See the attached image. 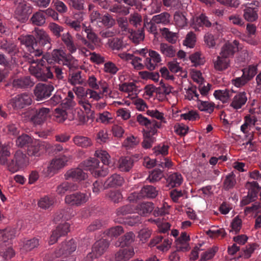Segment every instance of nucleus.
I'll return each instance as SVG.
<instances>
[{"instance_id": "obj_23", "label": "nucleus", "mask_w": 261, "mask_h": 261, "mask_svg": "<svg viewBox=\"0 0 261 261\" xmlns=\"http://www.w3.org/2000/svg\"><path fill=\"white\" fill-rule=\"evenodd\" d=\"M247 100V97L245 92H238L233 96L230 106L234 109H240L246 104Z\"/></svg>"}, {"instance_id": "obj_61", "label": "nucleus", "mask_w": 261, "mask_h": 261, "mask_svg": "<svg viewBox=\"0 0 261 261\" xmlns=\"http://www.w3.org/2000/svg\"><path fill=\"white\" fill-rule=\"evenodd\" d=\"M108 44L109 46L113 50H119L123 46L122 41L118 38L109 39Z\"/></svg>"}, {"instance_id": "obj_49", "label": "nucleus", "mask_w": 261, "mask_h": 261, "mask_svg": "<svg viewBox=\"0 0 261 261\" xmlns=\"http://www.w3.org/2000/svg\"><path fill=\"white\" fill-rule=\"evenodd\" d=\"M82 71H77L70 75L69 80L72 85H82L84 79L81 76Z\"/></svg>"}, {"instance_id": "obj_17", "label": "nucleus", "mask_w": 261, "mask_h": 261, "mask_svg": "<svg viewBox=\"0 0 261 261\" xmlns=\"http://www.w3.org/2000/svg\"><path fill=\"white\" fill-rule=\"evenodd\" d=\"M172 243V240L168 238H164L161 236H158L151 240L149 246L152 247L156 246V248L162 251H166L169 249Z\"/></svg>"}, {"instance_id": "obj_37", "label": "nucleus", "mask_w": 261, "mask_h": 261, "mask_svg": "<svg viewBox=\"0 0 261 261\" xmlns=\"http://www.w3.org/2000/svg\"><path fill=\"white\" fill-rule=\"evenodd\" d=\"M74 143L80 147L87 148L92 145V142L90 138L82 136H76L73 139Z\"/></svg>"}, {"instance_id": "obj_45", "label": "nucleus", "mask_w": 261, "mask_h": 261, "mask_svg": "<svg viewBox=\"0 0 261 261\" xmlns=\"http://www.w3.org/2000/svg\"><path fill=\"white\" fill-rule=\"evenodd\" d=\"M164 176L163 171L159 169H154L149 174L148 179L150 182L154 183L160 180Z\"/></svg>"}, {"instance_id": "obj_62", "label": "nucleus", "mask_w": 261, "mask_h": 261, "mask_svg": "<svg viewBox=\"0 0 261 261\" xmlns=\"http://www.w3.org/2000/svg\"><path fill=\"white\" fill-rule=\"evenodd\" d=\"M106 196L115 203H118L122 198V194L119 190L110 191Z\"/></svg>"}, {"instance_id": "obj_16", "label": "nucleus", "mask_w": 261, "mask_h": 261, "mask_svg": "<svg viewBox=\"0 0 261 261\" xmlns=\"http://www.w3.org/2000/svg\"><path fill=\"white\" fill-rule=\"evenodd\" d=\"M239 42L234 40L232 42L226 43L221 48L220 55L222 57L229 59L233 57L234 53L239 50Z\"/></svg>"}, {"instance_id": "obj_6", "label": "nucleus", "mask_w": 261, "mask_h": 261, "mask_svg": "<svg viewBox=\"0 0 261 261\" xmlns=\"http://www.w3.org/2000/svg\"><path fill=\"white\" fill-rule=\"evenodd\" d=\"M29 163V159L26 154L21 150L16 151L14 157L8 163V169L14 173L26 167Z\"/></svg>"}, {"instance_id": "obj_3", "label": "nucleus", "mask_w": 261, "mask_h": 261, "mask_svg": "<svg viewBox=\"0 0 261 261\" xmlns=\"http://www.w3.org/2000/svg\"><path fill=\"white\" fill-rule=\"evenodd\" d=\"M22 45L25 46L26 49L29 52L24 55V57L31 64V65L37 63L39 60L34 59V57H40L42 55L41 49H38L37 48V42L36 38L31 35L21 36L18 38Z\"/></svg>"}, {"instance_id": "obj_24", "label": "nucleus", "mask_w": 261, "mask_h": 261, "mask_svg": "<svg viewBox=\"0 0 261 261\" xmlns=\"http://www.w3.org/2000/svg\"><path fill=\"white\" fill-rule=\"evenodd\" d=\"M64 176L66 180L72 178L76 181H81L87 178V174L81 168H75L67 171Z\"/></svg>"}, {"instance_id": "obj_46", "label": "nucleus", "mask_w": 261, "mask_h": 261, "mask_svg": "<svg viewBox=\"0 0 261 261\" xmlns=\"http://www.w3.org/2000/svg\"><path fill=\"white\" fill-rule=\"evenodd\" d=\"M54 202V199L53 197L45 196L40 198L38 205L40 208L46 210L53 206Z\"/></svg>"}, {"instance_id": "obj_48", "label": "nucleus", "mask_w": 261, "mask_h": 261, "mask_svg": "<svg viewBox=\"0 0 261 261\" xmlns=\"http://www.w3.org/2000/svg\"><path fill=\"white\" fill-rule=\"evenodd\" d=\"M174 20L176 25L180 28H182L187 24V19L183 13L176 12L174 15Z\"/></svg>"}, {"instance_id": "obj_14", "label": "nucleus", "mask_w": 261, "mask_h": 261, "mask_svg": "<svg viewBox=\"0 0 261 261\" xmlns=\"http://www.w3.org/2000/svg\"><path fill=\"white\" fill-rule=\"evenodd\" d=\"M109 246V242L106 239H102L96 241L93 245L92 252L87 255L88 258L93 259L100 256Z\"/></svg>"}, {"instance_id": "obj_33", "label": "nucleus", "mask_w": 261, "mask_h": 261, "mask_svg": "<svg viewBox=\"0 0 261 261\" xmlns=\"http://www.w3.org/2000/svg\"><path fill=\"white\" fill-rule=\"evenodd\" d=\"M61 39L70 54L76 51V47L73 42L72 37L69 33H63L61 36Z\"/></svg>"}, {"instance_id": "obj_63", "label": "nucleus", "mask_w": 261, "mask_h": 261, "mask_svg": "<svg viewBox=\"0 0 261 261\" xmlns=\"http://www.w3.org/2000/svg\"><path fill=\"white\" fill-rule=\"evenodd\" d=\"M139 143V139L132 136L127 137L123 142V145L127 149L135 147Z\"/></svg>"}, {"instance_id": "obj_54", "label": "nucleus", "mask_w": 261, "mask_h": 261, "mask_svg": "<svg viewBox=\"0 0 261 261\" xmlns=\"http://www.w3.org/2000/svg\"><path fill=\"white\" fill-rule=\"evenodd\" d=\"M218 248L213 247L203 252L201 255V258L199 261H207L213 258L216 253L218 251Z\"/></svg>"}, {"instance_id": "obj_1", "label": "nucleus", "mask_w": 261, "mask_h": 261, "mask_svg": "<svg viewBox=\"0 0 261 261\" xmlns=\"http://www.w3.org/2000/svg\"><path fill=\"white\" fill-rule=\"evenodd\" d=\"M94 158H90L83 163V167L85 170L90 171L96 177H105L109 170L107 167L100 165L98 159L101 160L102 164L110 166L111 164L110 155L105 150H97L95 151Z\"/></svg>"}, {"instance_id": "obj_42", "label": "nucleus", "mask_w": 261, "mask_h": 261, "mask_svg": "<svg viewBox=\"0 0 261 261\" xmlns=\"http://www.w3.org/2000/svg\"><path fill=\"white\" fill-rule=\"evenodd\" d=\"M163 36L166 40L169 43L174 44L175 43L177 39V34L170 31L168 28H164L161 30Z\"/></svg>"}, {"instance_id": "obj_15", "label": "nucleus", "mask_w": 261, "mask_h": 261, "mask_svg": "<svg viewBox=\"0 0 261 261\" xmlns=\"http://www.w3.org/2000/svg\"><path fill=\"white\" fill-rule=\"evenodd\" d=\"M90 194L76 192L67 195L65 198V202L70 205L80 206L86 203L89 199Z\"/></svg>"}, {"instance_id": "obj_28", "label": "nucleus", "mask_w": 261, "mask_h": 261, "mask_svg": "<svg viewBox=\"0 0 261 261\" xmlns=\"http://www.w3.org/2000/svg\"><path fill=\"white\" fill-rule=\"evenodd\" d=\"M79 186L77 184L65 181L61 183L57 187L56 192L59 195H63L66 192L74 191L78 189Z\"/></svg>"}, {"instance_id": "obj_57", "label": "nucleus", "mask_w": 261, "mask_h": 261, "mask_svg": "<svg viewBox=\"0 0 261 261\" xmlns=\"http://www.w3.org/2000/svg\"><path fill=\"white\" fill-rule=\"evenodd\" d=\"M39 245V240L37 238H33L26 241L23 244V248L27 251H31Z\"/></svg>"}, {"instance_id": "obj_39", "label": "nucleus", "mask_w": 261, "mask_h": 261, "mask_svg": "<svg viewBox=\"0 0 261 261\" xmlns=\"http://www.w3.org/2000/svg\"><path fill=\"white\" fill-rule=\"evenodd\" d=\"M232 94L233 92L229 90H218L215 91L214 95L216 98L219 99L223 102H225L232 96Z\"/></svg>"}, {"instance_id": "obj_44", "label": "nucleus", "mask_w": 261, "mask_h": 261, "mask_svg": "<svg viewBox=\"0 0 261 261\" xmlns=\"http://www.w3.org/2000/svg\"><path fill=\"white\" fill-rule=\"evenodd\" d=\"M161 126V122L153 120L150 121L148 125L146 127L147 130L144 132V133L154 136V135L156 134L158 132V128H160Z\"/></svg>"}, {"instance_id": "obj_51", "label": "nucleus", "mask_w": 261, "mask_h": 261, "mask_svg": "<svg viewBox=\"0 0 261 261\" xmlns=\"http://www.w3.org/2000/svg\"><path fill=\"white\" fill-rule=\"evenodd\" d=\"M199 103L198 104V109L201 111H204L208 113H212L215 108L214 103L206 101L199 100Z\"/></svg>"}, {"instance_id": "obj_19", "label": "nucleus", "mask_w": 261, "mask_h": 261, "mask_svg": "<svg viewBox=\"0 0 261 261\" xmlns=\"http://www.w3.org/2000/svg\"><path fill=\"white\" fill-rule=\"evenodd\" d=\"M69 227L70 225L68 223L58 225L56 229L53 231L48 243L50 245H53L57 241L59 238L65 236L69 231Z\"/></svg>"}, {"instance_id": "obj_8", "label": "nucleus", "mask_w": 261, "mask_h": 261, "mask_svg": "<svg viewBox=\"0 0 261 261\" xmlns=\"http://www.w3.org/2000/svg\"><path fill=\"white\" fill-rule=\"evenodd\" d=\"M76 248V245L73 239L70 240L66 243H62L61 246L55 251L54 255L47 254L45 255L44 261L52 260L55 257H59L62 255L67 256V255L70 254L74 252Z\"/></svg>"}, {"instance_id": "obj_58", "label": "nucleus", "mask_w": 261, "mask_h": 261, "mask_svg": "<svg viewBox=\"0 0 261 261\" xmlns=\"http://www.w3.org/2000/svg\"><path fill=\"white\" fill-rule=\"evenodd\" d=\"M129 22L136 28L141 27L142 22L141 15L138 13L132 14L129 18Z\"/></svg>"}, {"instance_id": "obj_40", "label": "nucleus", "mask_w": 261, "mask_h": 261, "mask_svg": "<svg viewBox=\"0 0 261 261\" xmlns=\"http://www.w3.org/2000/svg\"><path fill=\"white\" fill-rule=\"evenodd\" d=\"M170 14L167 12H163L160 14L154 15L152 21L157 24L162 23L167 25L170 23Z\"/></svg>"}, {"instance_id": "obj_26", "label": "nucleus", "mask_w": 261, "mask_h": 261, "mask_svg": "<svg viewBox=\"0 0 261 261\" xmlns=\"http://www.w3.org/2000/svg\"><path fill=\"white\" fill-rule=\"evenodd\" d=\"M137 197H143L153 198L158 195V191L156 188L152 186H144L138 194L134 193Z\"/></svg>"}, {"instance_id": "obj_34", "label": "nucleus", "mask_w": 261, "mask_h": 261, "mask_svg": "<svg viewBox=\"0 0 261 261\" xmlns=\"http://www.w3.org/2000/svg\"><path fill=\"white\" fill-rule=\"evenodd\" d=\"M33 139L29 135L23 134L17 137L16 140V145L19 147L28 146L33 143Z\"/></svg>"}, {"instance_id": "obj_50", "label": "nucleus", "mask_w": 261, "mask_h": 261, "mask_svg": "<svg viewBox=\"0 0 261 261\" xmlns=\"http://www.w3.org/2000/svg\"><path fill=\"white\" fill-rule=\"evenodd\" d=\"M156 141V138L154 136L147 135L145 133L143 134V141L142 142V146L145 149H149L152 147L153 143Z\"/></svg>"}, {"instance_id": "obj_41", "label": "nucleus", "mask_w": 261, "mask_h": 261, "mask_svg": "<svg viewBox=\"0 0 261 261\" xmlns=\"http://www.w3.org/2000/svg\"><path fill=\"white\" fill-rule=\"evenodd\" d=\"M41 147L39 142L33 141L28 147V154L29 156H39L41 154Z\"/></svg>"}, {"instance_id": "obj_30", "label": "nucleus", "mask_w": 261, "mask_h": 261, "mask_svg": "<svg viewBox=\"0 0 261 261\" xmlns=\"http://www.w3.org/2000/svg\"><path fill=\"white\" fill-rule=\"evenodd\" d=\"M159 50L165 57L173 58L176 54V48L166 43H161L160 44Z\"/></svg>"}, {"instance_id": "obj_18", "label": "nucleus", "mask_w": 261, "mask_h": 261, "mask_svg": "<svg viewBox=\"0 0 261 261\" xmlns=\"http://www.w3.org/2000/svg\"><path fill=\"white\" fill-rule=\"evenodd\" d=\"M69 159V155H63L53 159L48 166V171L50 173H55L58 170L66 166Z\"/></svg>"}, {"instance_id": "obj_60", "label": "nucleus", "mask_w": 261, "mask_h": 261, "mask_svg": "<svg viewBox=\"0 0 261 261\" xmlns=\"http://www.w3.org/2000/svg\"><path fill=\"white\" fill-rule=\"evenodd\" d=\"M257 247L258 245L255 243L248 244L246 246L245 249L243 250L242 256L244 258H249Z\"/></svg>"}, {"instance_id": "obj_2", "label": "nucleus", "mask_w": 261, "mask_h": 261, "mask_svg": "<svg viewBox=\"0 0 261 261\" xmlns=\"http://www.w3.org/2000/svg\"><path fill=\"white\" fill-rule=\"evenodd\" d=\"M29 71L39 81H46L48 79H53L54 73L58 80H62L64 77L62 69L59 65L55 64L44 66L41 60H39L35 65H30Z\"/></svg>"}, {"instance_id": "obj_59", "label": "nucleus", "mask_w": 261, "mask_h": 261, "mask_svg": "<svg viewBox=\"0 0 261 261\" xmlns=\"http://www.w3.org/2000/svg\"><path fill=\"white\" fill-rule=\"evenodd\" d=\"M98 119L101 123L106 124L112 123L114 121L112 114L108 111L99 113Z\"/></svg>"}, {"instance_id": "obj_31", "label": "nucleus", "mask_w": 261, "mask_h": 261, "mask_svg": "<svg viewBox=\"0 0 261 261\" xmlns=\"http://www.w3.org/2000/svg\"><path fill=\"white\" fill-rule=\"evenodd\" d=\"M0 48L11 56L15 55L18 51V48L15 44L8 42L4 39L0 38Z\"/></svg>"}, {"instance_id": "obj_52", "label": "nucleus", "mask_w": 261, "mask_h": 261, "mask_svg": "<svg viewBox=\"0 0 261 261\" xmlns=\"http://www.w3.org/2000/svg\"><path fill=\"white\" fill-rule=\"evenodd\" d=\"M132 213H135V206L131 204L121 206L117 210V215L119 216Z\"/></svg>"}, {"instance_id": "obj_21", "label": "nucleus", "mask_w": 261, "mask_h": 261, "mask_svg": "<svg viewBox=\"0 0 261 261\" xmlns=\"http://www.w3.org/2000/svg\"><path fill=\"white\" fill-rule=\"evenodd\" d=\"M124 182L123 178L118 174H113L109 177L103 185V189L121 186Z\"/></svg>"}, {"instance_id": "obj_64", "label": "nucleus", "mask_w": 261, "mask_h": 261, "mask_svg": "<svg viewBox=\"0 0 261 261\" xmlns=\"http://www.w3.org/2000/svg\"><path fill=\"white\" fill-rule=\"evenodd\" d=\"M118 70L119 68L112 62L109 61L104 64L103 71L106 73L114 75Z\"/></svg>"}, {"instance_id": "obj_29", "label": "nucleus", "mask_w": 261, "mask_h": 261, "mask_svg": "<svg viewBox=\"0 0 261 261\" xmlns=\"http://www.w3.org/2000/svg\"><path fill=\"white\" fill-rule=\"evenodd\" d=\"M135 236L132 232H128L120 238L115 243L117 247L128 246L134 241Z\"/></svg>"}, {"instance_id": "obj_32", "label": "nucleus", "mask_w": 261, "mask_h": 261, "mask_svg": "<svg viewBox=\"0 0 261 261\" xmlns=\"http://www.w3.org/2000/svg\"><path fill=\"white\" fill-rule=\"evenodd\" d=\"M134 255V249L132 248L120 249L115 254L117 261H126Z\"/></svg>"}, {"instance_id": "obj_25", "label": "nucleus", "mask_w": 261, "mask_h": 261, "mask_svg": "<svg viewBox=\"0 0 261 261\" xmlns=\"http://www.w3.org/2000/svg\"><path fill=\"white\" fill-rule=\"evenodd\" d=\"M154 204L152 202H142L135 206V213L140 216H147L154 209Z\"/></svg>"}, {"instance_id": "obj_53", "label": "nucleus", "mask_w": 261, "mask_h": 261, "mask_svg": "<svg viewBox=\"0 0 261 261\" xmlns=\"http://www.w3.org/2000/svg\"><path fill=\"white\" fill-rule=\"evenodd\" d=\"M10 155V152L8 147L6 146H2L0 150V164H7L8 166V163H9L8 158Z\"/></svg>"}, {"instance_id": "obj_4", "label": "nucleus", "mask_w": 261, "mask_h": 261, "mask_svg": "<svg viewBox=\"0 0 261 261\" xmlns=\"http://www.w3.org/2000/svg\"><path fill=\"white\" fill-rule=\"evenodd\" d=\"M48 65L62 64L69 68L73 66L75 59L70 54H66L62 49H54L51 54L44 56Z\"/></svg>"}, {"instance_id": "obj_36", "label": "nucleus", "mask_w": 261, "mask_h": 261, "mask_svg": "<svg viewBox=\"0 0 261 261\" xmlns=\"http://www.w3.org/2000/svg\"><path fill=\"white\" fill-rule=\"evenodd\" d=\"M229 64V59L220 56H218L217 60L214 62V68L218 71H223L226 69Z\"/></svg>"}, {"instance_id": "obj_11", "label": "nucleus", "mask_w": 261, "mask_h": 261, "mask_svg": "<svg viewBox=\"0 0 261 261\" xmlns=\"http://www.w3.org/2000/svg\"><path fill=\"white\" fill-rule=\"evenodd\" d=\"M259 2L256 1L251 3H247L242 5L245 8L243 10V17L244 19L249 22H253L258 19L257 12Z\"/></svg>"}, {"instance_id": "obj_56", "label": "nucleus", "mask_w": 261, "mask_h": 261, "mask_svg": "<svg viewBox=\"0 0 261 261\" xmlns=\"http://www.w3.org/2000/svg\"><path fill=\"white\" fill-rule=\"evenodd\" d=\"M79 105L84 110L86 114H90V117H93V111L91 110V106L88 100L85 97L79 100Z\"/></svg>"}, {"instance_id": "obj_38", "label": "nucleus", "mask_w": 261, "mask_h": 261, "mask_svg": "<svg viewBox=\"0 0 261 261\" xmlns=\"http://www.w3.org/2000/svg\"><path fill=\"white\" fill-rule=\"evenodd\" d=\"M236 184V175L231 173L226 176L223 183V188L226 191H228L233 188Z\"/></svg>"}, {"instance_id": "obj_27", "label": "nucleus", "mask_w": 261, "mask_h": 261, "mask_svg": "<svg viewBox=\"0 0 261 261\" xmlns=\"http://www.w3.org/2000/svg\"><path fill=\"white\" fill-rule=\"evenodd\" d=\"M182 181V176L180 173L178 172L170 174L166 179L167 187L171 188L180 186Z\"/></svg>"}, {"instance_id": "obj_47", "label": "nucleus", "mask_w": 261, "mask_h": 261, "mask_svg": "<svg viewBox=\"0 0 261 261\" xmlns=\"http://www.w3.org/2000/svg\"><path fill=\"white\" fill-rule=\"evenodd\" d=\"M32 23L36 25H42L45 22V14L43 11L35 13L31 19Z\"/></svg>"}, {"instance_id": "obj_7", "label": "nucleus", "mask_w": 261, "mask_h": 261, "mask_svg": "<svg viewBox=\"0 0 261 261\" xmlns=\"http://www.w3.org/2000/svg\"><path fill=\"white\" fill-rule=\"evenodd\" d=\"M74 95L73 93L69 91L67 95L64 99H62L61 106L63 109H70L73 108L75 102L74 101ZM56 117L60 122H63L67 119V113L65 110L57 108L56 109Z\"/></svg>"}, {"instance_id": "obj_12", "label": "nucleus", "mask_w": 261, "mask_h": 261, "mask_svg": "<svg viewBox=\"0 0 261 261\" xmlns=\"http://www.w3.org/2000/svg\"><path fill=\"white\" fill-rule=\"evenodd\" d=\"M36 41L37 42V48L41 49L42 54L50 49L51 47V39L48 34L43 30L36 31Z\"/></svg>"}, {"instance_id": "obj_43", "label": "nucleus", "mask_w": 261, "mask_h": 261, "mask_svg": "<svg viewBox=\"0 0 261 261\" xmlns=\"http://www.w3.org/2000/svg\"><path fill=\"white\" fill-rule=\"evenodd\" d=\"M124 232L123 228L121 226H116L111 227L105 231V236L113 239L120 236Z\"/></svg>"}, {"instance_id": "obj_13", "label": "nucleus", "mask_w": 261, "mask_h": 261, "mask_svg": "<svg viewBox=\"0 0 261 261\" xmlns=\"http://www.w3.org/2000/svg\"><path fill=\"white\" fill-rule=\"evenodd\" d=\"M54 88L53 85L48 84L38 83L34 90L36 99L38 101L46 99L51 95Z\"/></svg>"}, {"instance_id": "obj_55", "label": "nucleus", "mask_w": 261, "mask_h": 261, "mask_svg": "<svg viewBox=\"0 0 261 261\" xmlns=\"http://www.w3.org/2000/svg\"><path fill=\"white\" fill-rule=\"evenodd\" d=\"M129 7H125L121 5H115L110 8V11L113 13H118L121 15H126L129 13Z\"/></svg>"}, {"instance_id": "obj_22", "label": "nucleus", "mask_w": 261, "mask_h": 261, "mask_svg": "<svg viewBox=\"0 0 261 261\" xmlns=\"http://www.w3.org/2000/svg\"><path fill=\"white\" fill-rule=\"evenodd\" d=\"M35 82L29 76H25L13 80L12 85L16 88L27 89L34 86Z\"/></svg>"}, {"instance_id": "obj_5", "label": "nucleus", "mask_w": 261, "mask_h": 261, "mask_svg": "<svg viewBox=\"0 0 261 261\" xmlns=\"http://www.w3.org/2000/svg\"><path fill=\"white\" fill-rule=\"evenodd\" d=\"M14 3L16 6L14 18L21 23H25L32 13L31 5L25 0H15Z\"/></svg>"}, {"instance_id": "obj_9", "label": "nucleus", "mask_w": 261, "mask_h": 261, "mask_svg": "<svg viewBox=\"0 0 261 261\" xmlns=\"http://www.w3.org/2000/svg\"><path fill=\"white\" fill-rule=\"evenodd\" d=\"M33 99L32 96L28 93L19 94L10 100L9 104L16 110L24 109L31 106Z\"/></svg>"}, {"instance_id": "obj_20", "label": "nucleus", "mask_w": 261, "mask_h": 261, "mask_svg": "<svg viewBox=\"0 0 261 261\" xmlns=\"http://www.w3.org/2000/svg\"><path fill=\"white\" fill-rule=\"evenodd\" d=\"M135 160L133 156H122L117 163V168L121 172H129L133 168Z\"/></svg>"}, {"instance_id": "obj_10", "label": "nucleus", "mask_w": 261, "mask_h": 261, "mask_svg": "<svg viewBox=\"0 0 261 261\" xmlns=\"http://www.w3.org/2000/svg\"><path fill=\"white\" fill-rule=\"evenodd\" d=\"M30 121L35 126L42 124L49 116L50 109L46 108L40 109H31Z\"/></svg>"}, {"instance_id": "obj_35", "label": "nucleus", "mask_w": 261, "mask_h": 261, "mask_svg": "<svg viewBox=\"0 0 261 261\" xmlns=\"http://www.w3.org/2000/svg\"><path fill=\"white\" fill-rule=\"evenodd\" d=\"M0 234L2 235L0 240L3 242H6L16 236L17 230L16 228H7L3 230H0Z\"/></svg>"}]
</instances>
